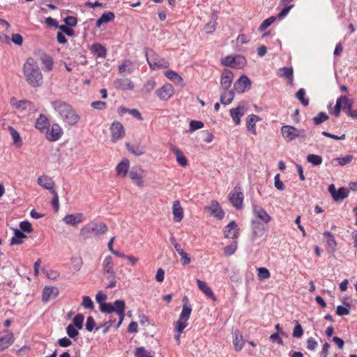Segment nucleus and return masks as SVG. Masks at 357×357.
<instances>
[{
	"label": "nucleus",
	"instance_id": "864d4df0",
	"mask_svg": "<svg viewBox=\"0 0 357 357\" xmlns=\"http://www.w3.org/2000/svg\"><path fill=\"white\" fill-rule=\"evenodd\" d=\"M276 20V17L271 16L264 20L259 26V30L263 31L270 26Z\"/></svg>",
	"mask_w": 357,
	"mask_h": 357
},
{
	"label": "nucleus",
	"instance_id": "20e7f679",
	"mask_svg": "<svg viewBox=\"0 0 357 357\" xmlns=\"http://www.w3.org/2000/svg\"><path fill=\"white\" fill-rule=\"evenodd\" d=\"M107 229L106 224L102 222H91L81 229L80 235L83 238L87 239L93 236L105 234Z\"/></svg>",
	"mask_w": 357,
	"mask_h": 357
},
{
	"label": "nucleus",
	"instance_id": "4468645a",
	"mask_svg": "<svg viewBox=\"0 0 357 357\" xmlns=\"http://www.w3.org/2000/svg\"><path fill=\"white\" fill-rule=\"evenodd\" d=\"M246 108L244 103H239L236 107L229 110L230 116L236 125L241 123V119L245 114Z\"/></svg>",
	"mask_w": 357,
	"mask_h": 357
},
{
	"label": "nucleus",
	"instance_id": "9d476101",
	"mask_svg": "<svg viewBox=\"0 0 357 357\" xmlns=\"http://www.w3.org/2000/svg\"><path fill=\"white\" fill-rule=\"evenodd\" d=\"M111 139L113 142L122 139L125 136V129L123 126L119 121H114L110 127Z\"/></svg>",
	"mask_w": 357,
	"mask_h": 357
},
{
	"label": "nucleus",
	"instance_id": "4be33fe9",
	"mask_svg": "<svg viewBox=\"0 0 357 357\" xmlns=\"http://www.w3.org/2000/svg\"><path fill=\"white\" fill-rule=\"evenodd\" d=\"M323 236L328 252L329 253H333L337 247V243L334 236L330 231L324 232Z\"/></svg>",
	"mask_w": 357,
	"mask_h": 357
},
{
	"label": "nucleus",
	"instance_id": "de8ad7c7",
	"mask_svg": "<svg viewBox=\"0 0 357 357\" xmlns=\"http://www.w3.org/2000/svg\"><path fill=\"white\" fill-rule=\"evenodd\" d=\"M306 160H307V162L312 164V165H315V166L320 165L323 162V159H322L321 156H320L319 155H316V154H312V153L309 154L307 156Z\"/></svg>",
	"mask_w": 357,
	"mask_h": 357
},
{
	"label": "nucleus",
	"instance_id": "2f4dec72",
	"mask_svg": "<svg viewBox=\"0 0 357 357\" xmlns=\"http://www.w3.org/2000/svg\"><path fill=\"white\" fill-rule=\"evenodd\" d=\"M172 213L175 222H179L182 220L183 218V209L178 200H176L173 202Z\"/></svg>",
	"mask_w": 357,
	"mask_h": 357
},
{
	"label": "nucleus",
	"instance_id": "ddd939ff",
	"mask_svg": "<svg viewBox=\"0 0 357 357\" xmlns=\"http://www.w3.org/2000/svg\"><path fill=\"white\" fill-rule=\"evenodd\" d=\"M156 95L161 100H168L174 94V89L171 84L166 83L156 90Z\"/></svg>",
	"mask_w": 357,
	"mask_h": 357
},
{
	"label": "nucleus",
	"instance_id": "6e6552de",
	"mask_svg": "<svg viewBox=\"0 0 357 357\" xmlns=\"http://www.w3.org/2000/svg\"><path fill=\"white\" fill-rule=\"evenodd\" d=\"M50 126L44 132L45 139L52 142L59 140L63 135V128L58 123H54Z\"/></svg>",
	"mask_w": 357,
	"mask_h": 357
},
{
	"label": "nucleus",
	"instance_id": "4d7b16f0",
	"mask_svg": "<svg viewBox=\"0 0 357 357\" xmlns=\"http://www.w3.org/2000/svg\"><path fill=\"white\" fill-rule=\"evenodd\" d=\"M188 325V321H183V319L178 318V321L174 324L175 331L183 333Z\"/></svg>",
	"mask_w": 357,
	"mask_h": 357
},
{
	"label": "nucleus",
	"instance_id": "37998d69",
	"mask_svg": "<svg viewBox=\"0 0 357 357\" xmlns=\"http://www.w3.org/2000/svg\"><path fill=\"white\" fill-rule=\"evenodd\" d=\"M165 75L167 78L176 84H181L183 82V78L174 70H169L165 71Z\"/></svg>",
	"mask_w": 357,
	"mask_h": 357
},
{
	"label": "nucleus",
	"instance_id": "9b49d317",
	"mask_svg": "<svg viewBox=\"0 0 357 357\" xmlns=\"http://www.w3.org/2000/svg\"><path fill=\"white\" fill-rule=\"evenodd\" d=\"M129 177L138 187H144V170L140 167H134L129 172Z\"/></svg>",
	"mask_w": 357,
	"mask_h": 357
},
{
	"label": "nucleus",
	"instance_id": "bf43d9fd",
	"mask_svg": "<svg viewBox=\"0 0 357 357\" xmlns=\"http://www.w3.org/2000/svg\"><path fill=\"white\" fill-rule=\"evenodd\" d=\"M86 329L89 332L93 331L94 329L96 331L99 329V327H96L95 320L91 316L88 317L86 319Z\"/></svg>",
	"mask_w": 357,
	"mask_h": 357
},
{
	"label": "nucleus",
	"instance_id": "b1692460",
	"mask_svg": "<svg viewBox=\"0 0 357 357\" xmlns=\"http://www.w3.org/2000/svg\"><path fill=\"white\" fill-rule=\"evenodd\" d=\"M261 121V118L254 114L249 115L246 119V127L248 130L252 135H257L256 123Z\"/></svg>",
	"mask_w": 357,
	"mask_h": 357
},
{
	"label": "nucleus",
	"instance_id": "680f3d73",
	"mask_svg": "<svg viewBox=\"0 0 357 357\" xmlns=\"http://www.w3.org/2000/svg\"><path fill=\"white\" fill-rule=\"evenodd\" d=\"M350 312V305L346 304V306L338 305L337 307L336 313L339 316L347 315Z\"/></svg>",
	"mask_w": 357,
	"mask_h": 357
},
{
	"label": "nucleus",
	"instance_id": "393cba45",
	"mask_svg": "<svg viewBox=\"0 0 357 357\" xmlns=\"http://www.w3.org/2000/svg\"><path fill=\"white\" fill-rule=\"evenodd\" d=\"M251 227L252 231V239L261 237L266 231L265 227L260 224L257 220H251Z\"/></svg>",
	"mask_w": 357,
	"mask_h": 357
},
{
	"label": "nucleus",
	"instance_id": "bb28decb",
	"mask_svg": "<svg viewBox=\"0 0 357 357\" xmlns=\"http://www.w3.org/2000/svg\"><path fill=\"white\" fill-rule=\"evenodd\" d=\"M59 291L57 288L54 287L46 286L43 290L42 301L44 303L48 302L52 298H55L58 296Z\"/></svg>",
	"mask_w": 357,
	"mask_h": 357
},
{
	"label": "nucleus",
	"instance_id": "72a5a7b5",
	"mask_svg": "<svg viewBox=\"0 0 357 357\" xmlns=\"http://www.w3.org/2000/svg\"><path fill=\"white\" fill-rule=\"evenodd\" d=\"M126 146L130 153L136 156L142 155L146 152L145 146L140 144L132 145L128 142L126 144Z\"/></svg>",
	"mask_w": 357,
	"mask_h": 357
},
{
	"label": "nucleus",
	"instance_id": "6e6d98bb",
	"mask_svg": "<svg viewBox=\"0 0 357 357\" xmlns=\"http://www.w3.org/2000/svg\"><path fill=\"white\" fill-rule=\"evenodd\" d=\"M258 271V278L259 280H264L268 279L271 277V273L269 271L264 267H261L257 269Z\"/></svg>",
	"mask_w": 357,
	"mask_h": 357
},
{
	"label": "nucleus",
	"instance_id": "423d86ee",
	"mask_svg": "<svg viewBox=\"0 0 357 357\" xmlns=\"http://www.w3.org/2000/svg\"><path fill=\"white\" fill-rule=\"evenodd\" d=\"M146 59L150 68L156 70L160 68H167L169 63L167 60L161 58L153 50H150L146 52Z\"/></svg>",
	"mask_w": 357,
	"mask_h": 357
},
{
	"label": "nucleus",
	"instance_id": "39448f33",
	"mask_svg": "<svg viewBox=\"0 0 357 357\" xmlns=\"http://www.w3.org/2000/svg\"><path fill=\"white\" fill-rule=\"evenodd\" d=\"M281 135L287 142H292L296 139L304 141L306 137V132L304 129H298L294 126L284 125L281 127Z\"/></svg>",
	"mask_w": 357,
	"mask_h": 357
},
{
	"label": "nucleus",
	"instance_id": "a878e982",
	"mask_svg": "<svg viewBox=\"0 0 357 357\" xmlns=\"http://www.w3.org/2000/svg\"><path fill=\"white\" fill-rule=\"evenodd\" d=\"M208 208L211 214L218 220L223 219L225 216V212L217 201H213L211 206Z\"/></svg>",
	"mask_w": 357,
	"mask_h": 357
},
{
	"label": "nucleus",
	"instance_id": "a18cd8bd",
	"mask_svg": "<svg viewBox=\"0 0 357 357\" xmlns=\"http://www.w3.org/2000/svg\"><path fill=\"white\" fill-rule=\"evenodd\" d=\"M192 310L190 304H183L182 307V311L179 316V319H181L183 321H188Z\"/></svg>",
	"mask_w": 357,
	"mask_h": 357
},
{
	"label": "nucleus",
	"instance_id": "79ce46f5",
	"mask_svg": "<svg viewBox=\"0 0 357 357\" xmlns=\"http://www.w3.org/2000/svg\"><path fill=\"white\" fill-rule=\"evenodd\" d=\"M224 92L222 93L220 96V102L223 105H229L230 104L234 98V93L232 91L229 90H223Z\"/></svg>",
	"mask_w": 357,
	"mask_h": 357
},
{
	"label": "nucleus",
	"instance_id": "aec40b11",
	"mask_svg": "<svg viewBox=\"0 0 357 357\" xmlns=\"http://www.w3.org/2000/svg\"><path fill=\"white\" fill-rule=\"evenodd\" d=\"M84 216L82 213H77L75 214H68L63 218V221L68 225L76 226L77 224L84 221Z\"/></svg>",
	"mask_w": 357,
	"mask_h": 357
},
{
	"label": "nucleus",
	"instance_id": "c756f323",
	"mask_svg": "<svg viewBox=\"0 0 357 357\" xmlns=\"http://www.w3.org/2000/svg\"><path fill=\"white\" fill-rule=\"evenodd\" d=\"M102 270L104 274L108 275L109 277H114L115 272L113 268V259L111 256L105 257L102 262Z\"/></svg>",
	"mask_w": 357,
	"mask_h": 357
},
{
	"label": "nucleus",
	"instance_id": "69168bd1",
	"mask_svg": "<svg viewBox=\"0 0 357 357\" xmlns=\"http://www.w3.org/2000/svg\"><path fill=\"white\" fill-rule=\"evenodd\" d=\"M82 305L85 309L92 310L94 307L91 298L87 296H83Z\"/></svg>",
	"mask_w": 357,
	"mask_h": 357
},
{
	"label": "nucleus",
	"instance_id": "f8f14e48",
	"mask_svg": "<svg viewBox=\"0 0 357 357\" xmlns=\"http://www.w3.org/2000/svg\"><path fill=\"white\" fill-rule=\"evenodd\" d=\"M328 192L335 202L346 199L349 193V190L344 187H341L337 190L334 184H331L328 186Z\"/></svg>",
	"mask_w": 357,
	"mask_h": 357
},
{
	"label": "nucleus",
	"instance_id": "e2e57ef3",
	"mask_svg": "<svg viewBox=\"0 0 357 357\" xmlns=\"http://www.w3.org/2000/svg\"><path fill=\"white\" fill-rule=\"evenodd\" d=\"M328 116L325 112H319L317 116L313 118V121L316 125H319L326 121Z\"/></svg>",
	"mask_w": 357,
	"mask_h": 357
},
{
	"label": "nucleus",
	"instance_id": "e433bc0d",
	"mask_svg": "<svg viewBox=\"0 0 357 357\" xmlns=\"http://www.w3.org/2000/svg\"><path fill=\"white\" fill-rule=\"evenodd\" d=\"M171 150L176 155V162L181 167H186L188 165V160L183 153L176 146H172Z\"/></svg>",
	"mask_w": 357,
	"mask_h": 357
},
{
	"label": "nucleus",
	"instance_id": "a211bd4d",
	"mask_svg": "<svg viewBox=\"0 0 357 357\" xmlns=\"http://www.w3.org/2000/svg\"><path fill=\"white\" fill-rule=\"evenodd\" d=\"M233 79V73L228 69H225L220 77V84L222 90H228L231 86Z\"/></svg>",
	"mask_w": 357,
	"mask_h": 357
},
{
	"label": "nucleus",
	"instance_id": "c85d7f7f",
	"mask_svg": "<svg viewBox=\"0 0 357 357\" xmlns=\"http://www.w3.org/2000/svg\"><path fill=\"white\" fill-rule=\"evenodd\" d=\"M37 183L40 186L49 190L50 192L54 190V182L52 178L47 176H39L37 179Z\"/></svg>",
	"mask_w": 357,
	"mask_h": 357
},
{
	"label": "nucleus",
	"instance_id": "2eb2a0df",
	"mask_svg": "<svg viewBox=\"0 0 357 357\" xmlns=\"http://www.w3.org/2000/svg\"><path fill=\"white\" fill-rule=\"evenodd\" d=\"M251 86V81L246 75H241L234 83V89L238 93H243L249 89Z\"/></svg>",
	"mask_w": 357,
	"mask_h": 357
},
{
	"label": "nucleus",
	"instance_id": "473e14b6",
	"mask_svg": "<svg viewBox=\"0 0 357 357\" xmlns=\"http://www.w3.org/2000/svg\"><path fill=\"white\" fill-rule=\"evenodd\" d=\"M197 283L198 288L208 298H211L213 301L216 300V298L211 289V288L207 284V283L204 281H202L199 279H197Z\"/></svg>",
	"mask_w": 357,
	"mask_h": 357
},
{
	"label": "nucleus",
	"instance_id": "603ef678",
	"mask_svg": "<svg viewBox=\"0 0 357 357\" xmlns=\"http://www.w3.org/2000/svg\"><path fill=\"white\" fill-rule=\"evenodd\" d=\"M155 81L153 79H150L144 83L142 91L146 93H149L155 89Z\"/></svg>",
	"mask_w": 357,
	"mask_h": 357
},
{
	"label": "nucleus",
	"instance_id": "13d9d810",
	"mask_svg": "<svg viewBox=\"0 0 357 357\" xmlns=\"http://www.w3.org/2000/svg\"><path fill=\"white\" fill-rule=\"evenodd\" d=\"M204 126V123L200 121L192 120L190 122L189 131L193 132L197 130L202 128Z\"/></svg>",
	"mask_w": 357,
	"mask_h": 357
},
{
	"label": "nucleus",
	"instance_id": "052dcab7",
	"mask_svg": "<svg viewBox=\"0 0 357 357\" xmlns=\"http://www.w3.org/2000/svg\"><path fill=\"white\" fill-rule=\"evenodd\" d=\"M84 317L82 314H77L74 318H73V324L77 329H82L83 327V322H84Z\"/></svg>",
	"mask_w": 357,
	"mask_h": 357
},
{
	"label": "nucleus",
	"instance_id": "8fccbe9b",
	"mask_svg": "<svg viewBox=\"0 0 357 357\" xmlns=\"http://www.w3.org/2000/svg\"><path fill=\"white\" fill-rule=\"evenodd\" d=\"M42 63L46 71H51L53 68V59L51 56L45 55L42 58Z\"/></svg>",
	"mask_w": 357,
	"mask_h": 357
},
{
	"label": "nucleus",
	"instance_id": "3c124183",
	"mask_svg": "<svg viewBox=\"0 0 357 357\" xmlns=\"http://www.w3.org/2000/svg\"><path fill=\"white\" fill-rule=\"evenodd\" d=\"M135 357H153V356L144 347H139L135 349Z\"/></svg>",
	"mask_w": 357,
	"mask_h": 357
},
{
	"label": "nucleus",
	"instance_id": "0e129e2a",
	"mask_svg": "<svg viewBox=\"0 0 357 357\" xmlns=\"http://www.w3.org/2000/svg\"><path fill=\"white\" fill-rule=\"evenodd\" d=\"M353 158V155H347L344 157L337 158L335 160L337 161L338 165L344 166L350 163L352 161Z\"/></svg>",
	"mask_w": 357,
	"mask_h": 357
},
{
	"label": "nucleus",
	"instance_id": "f3484780",
	"mask_svg": "<svg viewBox=\"0 0 357 357\" xmlns=\"http://www.w3.org/2000/svg\"><path fill=\"white\" fill-rule=\"evenodd\" d=\"M240 229L234 220L231 221L224 229V236L226 238L236 239L239 236Z\"/></svg>",
	"mask_w": 357,
	"mask_h": 357
},
{
	"label": "nucleus",
	"instance_id": "774afa93",
	"mask_svg": "<svg viewBox=\"0 0 357 357\" xmlns=\"http://www.w3.org/2000/svg\"><path fill=\"white\" fill-rule=\"evenodd\" d=\"M66 333H67L68 335L71 338H75L79 335L78 331L72 324H69L67 326Z\"/></svg>",
	"mask_w": 357,
	"mask_h": 357
},
{
	"label": "nucleus",
	"instance_id": "49530a36",
	"mask_svg": "<svg viewBox=\"0 0 357 357\" xmlns=\"http://www.w3.org/2000/svg\"><path fill=\"white\" fill-rule=\"evenodd\" d=\"M296 98L303 106H307L309 105V99L306 97V92L304 89L301 88L298 89L296 93Z\"/></svg>",
	"mask_w": 357,
	"mask_h": 357
},
{
	"label": "nucleus",
	"instance_id": "412c9836",
	"mask_svg": "<svg viewBox=\"0 0 357 357\" xmlns=\"http://www.w3.org/2000/svg\"><path fill=\"white\" fill-rule=\"evenodd\" d=\"M50 127L49 119L44 114H40L36 120L35 128L44 134L47 128Z\"/></svg>",
	"mask_w": 357,
	"mask_h": 357
},
{
	"label": "nucleus",
	"instance_id": "338daca9",
	"mask_svg": "<svg viewBox=\"0 0 357 357\" xmlns=\"http://www.w3.org/2000/svg\"><path fill=\"white\" fill-rule=\"evenodd\" d=\"M20 227L23 232L31 233L33 231L32 225L29 221H22L20 223Z\"/></svg>",
	"mask_w": 357,
	"mask_h": 357
},
{
	"label": "nucleus",
	"instance_id": "7c9ffc66",
	"mask_svg": "<svg viewBox=\"0 0 357 357\" xmlns=\"http://www.w3.org/2000/svg\"><path fill=\"white\" fill-rule=\"evenodd\" d=\"M10 105L19 110H26L28 109V107L31 105V102L26 100H18L16 98L13 97L10 100Z\"/></svg>",
	"mask_w": 357,
	"mask_h": 357
},
{
	"label": "nucleus",
	"instance_id": "f257e3e1",
	"mask_svg": "<svg viewBox=\"0 0 357 357\" xmlns=\"http://www.w3.org/2000/svg\"><path fill=\"white\" fill-rule=\"evenodd\" d=\"M54 110L58 114L63 122L69 126H76L81 120V116L73 107L68 102L57 100L51 103Z\"/></svg>",
	"mask_w": 357,
	"mask_h": 357
},
{
	"label": "nucleus",
	"instance_id": "a19ab883",
	"mask_svg": "<svg viewBox=\"0 0 357 357\" xmlns=\"http://www.w3.org/2000/svg\"><path fill=\"white\" fill-rule=\"evenodd\" d=\"M133 63L130 60H124L121 65L119 66V72L121 74L127 73L131 74L133 72Z\"/></svg>",
	"mask_w": 357,
	"mask_h": 357
},
{
	"label": "nucleus",
	"instance_id": "5701e85b",
	"mask_svg": "<svg viewBox=\"0 0 357 357\" xmlns=\"http://www.w3.org/2000/svg\"><path fill=\"white\" fill-rule=\"evenodd\" d=\"M114 86L116 89L123 91L132 90L135 86L133 82L128 78L116 79L114 82Z\"/></svg>",
	"mask_w": 357,
	"mask_h": 357
},
{
	"label": "nucleus",
	"instance_id": "ea45409f",
	"mask_svg": "<svg viewBox=\"0 0 357 357\" xmlns=\"http://www.w3.org/2000/svg\"><path fill=\"white\" fill-rule=\"evenodd\" d=\"M91 52L97 57L105 58L107 55L106 48L99 43L93 44L91 46Z\"/></svg>",
	"mask_w": 357,
	"mask_h": 357
},
{
	"label": "nucleus",
	"instance_id": "4c0bfd02",
	"mask_svg": "<svg viewBox=\"0 0 357 357\" xmlns=\"http://www.w3.org/2000/svg\"><path fill=\"white\" fill-rule=\"evenodd\" d=\"M14 236L11 238V245H20L24 242V238H26V235L20 229H14Z\"/></svg>",
	"mask_w": 357,
	"mask_h": 357
},
{
	"label": "nucleus",
	"instance_id": "58836bf2",
	"mask_svg": "<svg viewBox=\"0 0 357 357\" xmlns=\"http://www.w3.org/2000/svg\"><path fill=\"white\" fill-rule=\"evenodd\" d=\"M279 72V77L287 79L289 84L291 85L293 84L294 72L292 68L283 67L280 68Z\"/></svg>",
	"mask_w": 357,
	"mask_h": 357
},
{
	"label": "nucleus",
	"instance_id": "c03bdc74",
	"mask_svg": "<svg viewBox=\"0 0 357 357\" xmlns=\"http://www.w3.org/2000/svg\"><path fill=\"white\" fill-rule=\"evenodd\" d=\"M8 130L10 131V134L12 137L13 144L17 146H20L22 145V138L20 137V133L17 130H16L14 128L9 126Z\"/></svg>",
	"mask_w": 357,
	"mask_h": 357
},
{
	"label": "nucleus",
	"instance_id": "5fc2aeb1",
	"mask_svg": "<svg viewBox=\"0 0 357 357\" xmlns=\"http://www.w3.org/2000/svg\"><path fill=\"white\" fill-rule=\"evenodd\" d=\"M234 63V68H242L246 63V59L243 56L236 55Z\"/></svg>",
	"mask_w": 357,
	"mask_h": 357
},
{
	"label": "nucleus",
	"instance_id": "6ab92c4d",
	"mask_svg": "<svg viewBox=\"0 0 357 357\" xmlns=\"http://www.w3.org/2000/svg\"><path fill=\"white\" fill-rule=\"evenodd\" d=\"M14 342L13 333L6 331L4 333H0V350L3 351L8 348Z\"/></svg>",
	"mask_w": 357,
	"mask_h": 357
},
{
	"label": "nucleus",
	"instance_id": "0eeeda50",
	"mask_svg": "<svg viewBox=\"0 0 357 357\" xmlns=\"http://www.w3.org/2000/svg\"><path fill=\"white\" fill-rule=\"evenodd\" d=\"M353 104L354 100L352 99L348 98L347 96H341L337 99L334 107H331L332 104L328 105L329 112L335 117H338L340 115L341 109L347 112L352 107Z\"/></svg>",
	"mask_w": 357,
	"mask_h": 357
},
{
	"label": "nucleus",
	"instance_id": "7ed1b4c3",
	"mask_svg": "<svg viewBox=\"0 0 357 357\" xmlns=\"http://www.w3.org/2000/svg\"><path fill=\"white\" fill-rule=\"evenodd\" d=\"M126 304L123 300H116L114 303H105L100 307V310L104 313L116 312L119 317V321L116 326L119 328L125 317Z\"/></svg>",
	"mask_w": 357,
	"mask_h": 357
},
{
	"label": "nucleus",
	"instance_id": "dca6fc26",
	"mask_svg": "<svg viewBox=\"0 0 357 357\" xmlns=\"http://www.w3.org/2000/svg\"><path fill=\"white\" fill-rule=\"evenodd\" d=\"M252 213L256 218L255 220H260L264 224H267L271 220V217L259 205L255 204L252 206Z\"/></svg>",
	"mask_w": 357,
	"mask_h": 357
},
{
	"label": "nucleus",
	"instance_id": "f03ea898",
	"mask_svg": "<svg viewBox=\"0 0 357 357\" xmlns=\"http://www.w3.org/2000/svg\"><path fill=\"white\" fill-rule=\"evenodd\" d=\"M23 74L27 83L32 87H39L43 84V75L38 62L32 57H29L23 65Z\"/></svg>",
	"mask_w": 357,
	"mask_h": 357
},
{
	"label": "nucleus",
	"instance_id": "1a4fd4ad",
	"mask_svg": "<svg viewBox=\"0 0 357 357\" xmlns=\"http://www.w3.org/2000/svg\"><path fill=\"white\" fill-rule=\"evenodd\" d=\"M243 193L239 185H236L229 195V199L234 207L241 208L243 202Z\"/></svg>",
	"mask_w": 357,
	"mask_h": 357
},
{
	"label": "nucleus",
	"instance_id": "cd10ccee",
	"mask_svg": "<svg viewBox=\"0 0 357 357\" xmlns=\"http://www.w3.org/2000/svg\"><path fill=\"white\" fill-rule=\"evenodd\" d=\"M130 161L127 158L123 159L116 167V175L124 178L128 173Z\"/></svg>",
	"mask_w": 357,
	"mask_h": 357
},
{
	"label": "nucleus",
	"instance_id": "f704fd0d",
	"mask_svg": "<svg viewBox=\"0 0 357 357\" xmlns=\"http://www.w3.org/2000/svg\"><path fill=\"white\" fill-rule=\"evenodd\" d=\"M233 344L236 351H241L244 346V340L242 335L238 331H235L232 333Z\"/></svg>",
	"mask_w": 357,
	"mask_h": 357
},
{
	"label": "nucleus",
	"instance_id": "c9c22d12",
	"mask_svg": "<svg viewBox=\"0 0 357 357\" xmlns=\"http://www.w3.org/2000/svg\"><path fill=\"white\" fill-rule=\"evenodd\" d=\"M115 15L111 11L105 12L101 17L96 21V27H100L102 24L109 23L114 20Z\"/></svg>",
	"mask_w": 357,
	"mask_h": 357
},
{
	"label": "nucleus",
	"instance_id": "09e8293b",
	"mask_svg": "<svg viewBox=\"0 0 357 357\" xmlns=\"http://www.w3.org/2000/svg\"><path fill=\"white\" fill-rule=\"evenodd\" d=\"M238 248L237 241H234L224 248V254L226 256H231L235 253Z\"/></svg>",
	"mask_w": 357,
	"mask_h": 357
}]
</instances>
